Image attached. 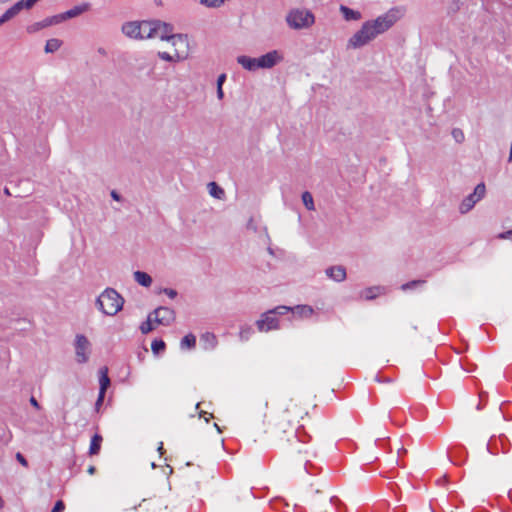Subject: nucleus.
<instances>
[{"mask_svg": "<svg viewBox=\"0 0 512 512\" xmlns=\"http://www.w3.org/2000/svg\"><path fill=\"white\" fill-rule=\"evenodd\" d=\"M404 16V9L393 7L375 19L365 21L347 41V47L358 49L390 30Z\"/></svg>", "mask_w": 512, "mask_h": 512, "instance_id": "f257e3e1", "label": "nucleus"}, {"mask_svg": "<svg viewBox=\"0 0 512 512\" xmlns=\"http://www.w3.org/2000/svg\"><path fill=\"white\" fill-rule=\"evenodd\" d=\"M315 21L313 12L305 7H293L285 15V23L291 30H308Z\"/></svg>", "mask_w": 512, "mask_h": 512, "instance_id": "f03ea898", "label": "nucleus"}, {"mask_svg": "<svg viewBox=\"0 0 512 512\" xmlns=\"http://www.w3.org/2000/svg\"><path fill=\"white\" fill-rule=\"evenodd\" d=\"M123 304V297L113 288H106L96 300L98 309L108 316L116 315L122 310Z\"/></svg>", "mask_w": 512, "mask_h": 512, "instance_id": "7ed1b4c3", "label": "nucleus"}, {"mask_svg": "<svg viewBox=\"0 0 512 512\" xmlns=\"http://www.w3.org/2000/svg\"><path fill=\"white\" fill-rule=\"evenodd\" d=\"M140 40L160 39L164 40L170 32V24L161 21H141Z\"/></svg>", "mask_w": 512, "mask_h": 512, "instance_id": "20e7f679", "label": "nucleus"}, {"mask_svg": "<svg viewBox=\"0 0 512 512\" xmlns=\"http://www.w3.org/2000/svg\"><path fill=\"white\" fill-rule=\"evenodd\" d=\"M290 311L288 306H277L272 310L263 313L259 320L256 321V326L260 332H268L279 328V321L275 317L277 315H284Z\"/></svg>", "mask_w": 512, "mask_h": 512, "instance_id": "39448f33", "label": "nucleus"}, {"mask_svg": "<svg viewBox=\"0 0 512 512\" xmlns=\"http://www.w3.org/2000/svg\"><path fill=\"white\" fill-rule=\"evenodd\" d=\"M163 41H167L174 54H178L183 60L188 57L189 43L186 35L174 34L173 27L170 25V32Z\"/></svg>", "mask_w": 512, "mask_h": 512, "instance_id": "423d86ee", "label": "nucleus"}, {"mask_svg": "<svg viewBox=\"0 0 512 512\" xmlns=\"http://www.w3.org/2000/svg\"><path fill=\"white\" fill-rule=\"evenodd\" d=\"M486 194V187L484 183H479L474 188L473 193L466 196L459 204V213L464 215L471 211L474 206L484 198Z\"/></svg>", "mask_w": 512, "mask_h": 512, "instance_id": "0eeeda50", "label": "nucleus"}, {"mask_svg": "<svg viewBox=\"0 0 512 512\" xmlns=\"http://www.w3.org/2000/svg\"><path fill=\"white\" fill-rule=\"evenodd\" d=\"M75 357L79 364L88 362L91 354V343L83 334H77L74 342Z\"/></svg>", "mask_w": 512, "mask_h": 512, "instance_id": "6e6552de", "label": "nucleus"}, {"mask_svg": "<svg viewBox=\"0 0 512 512\" xmlns=\"http://www.w3.org/2000/svg\"><path fill=\"white\" fill-rule=\"evenodd\" d=\"M257 59L259 68L270 69L283 61V55L278 50H272Z\"/></svg>", "mask_w": 512, "mask_h": 512, "instance_id": "1a4fd4ad", "label": "nucleus"}, {"mask_svg": "<svg viewBox=\"0 0 512 512\" xmlns=\"http://www.w3.org/2000/svg\"><path fill=\"white\" fill-rule=\"evenodd\" d=\"M151 314L154 317V322L161 325H169L175 319V312L164 306L156 308Z\"/></svg>", "mask_w": 512, "mask_h": 512, "instance_id": "9d476101", "label": "nucleus"}, {"mask_svg": "<svg viewBox=\"0 0 512 512\" xmlns=\"http://www.w3.org/2000/svg\"><path fill=\"white\" fill-rule=\"evenodd\" d=\"M140 24L141 22L138 21L126 22L122 25V33L131 39H139L141 30Z\"/></svg>", "mask_w": 512, "mask_h": 512, "instance_id": "9b49d317", "label": "nucleus"}, {"mask_svg": "<svg viewBox=\"0 0 512 512\" xmlns=\"http://www.w3.org/2000/svg\"><path fill=\"white\" fill-rule=\"evenodd\" d=\"M325 274L335 282H343L346 279V269L341 265L327 268Z\"/></svg>", "mask_w": 512, "mask_h": 512, "instance_id": "f8f14e48", "label": "nucleus"}, {"mask_svg": "<svg viewBox=\"0 0 512 512\" xmlns=\"http://www.w3.org/2000/svg\"><path fill=\"white\" fill-rule=\"evenodd\" d=\"M200 343L204 350L211 351L216 348V346L218 344V340H217V337L215 336V334L206 332L201 335Z\"/></svg>", "mask_w": 512, "mask_h": 512, "instance_id": "ddd939ff", "label": "nucleus"}, {"mask_svg": "<svg viewBox=\"0 0 512 512\" xmlns=\"http://www.w3.org/2000/svg\"><path fill=\"white\" fill-rule=\"evenodd\" d=\"M237 62L248 71H255L259 69L257 58L241 55L237 57Z\"/></svg>", "mask_w": 512, "mask_h": 512, "instance_id": "4468645a", "label": "nucleus"}, {"mask_svg": "<svg viewBox=\"0 0 512 512\" xmlns=\"http://www.w3.org/2000/svg\"><path fill=\"white\" fill-rule=\"evenodd\" d=\"M339 10L346 21H358L362 18L360 11L353 10L345 5H341Z\"/></svg>", "mask_w": 512, "mask_h": 512, "instance_id": "2eb2a0df", "label": "nucleus"}, {"mask_svg": "<svg viewBox=\"0 0 512 512\" xmlns=\"http://www.w3.org/2000/svg\"><path fill=\"white\" fill-rule=\"evenodd\" d=\"M99 393H106L110 386V378L108 376V369L103 367L99 370Z\"/></svg>", "mask_w": 512, "mask_h": 512, "instance_id": "dca6fc26", "label": "nucleus"}, {"mask_svg": "<svg viewBox=\"0 0 512 512\" xmlns=\"http://www.w3.org/2000/svg\"><path fill=\"white\" fill-rule=\"evenodd\" d=\"M134 280L143 287H150L152 284V277L143 271H135L133 273Z\"/></svg>", "mask_w": 512, "mask_h": 512, "instance_id": "f3484780", "label": "nucleus"}, {"mask_svg": "<svg viewBox=\"0 0 512 512\" xmlns=\"http://www.w3.org/2000/svg\"><path fill=\"white\" fill-rule=\"evenodd\" d=\"M384 292V288L380 286H374L366 288L361 292V297L366 300H372L375 299L378 295L382 294Z\"/></svg>", "mask_w": 512, "mask_h": 512, "instance_id": "a211bd4d", "label": "nucleus"}, {"mask_svg": "<svg viewBox=\"0 0 512 512\" xmlns=\"http://www.w3.org/2000/svg\"><path fill=\"white\" fill-rule=\"evenodd\" d=\"M90 4L89 3H83L81 5H77L73 7L72 9L64 12L67 19L74 18L79 16L80 14L86 12L89 10Z\"/></svg>", "mask_w": 512, "mask_h": 512, "instance_id": "6ab92c4d", "label": "nucleus"}, {"mask_svg": "<svg viewBox=\"0 0 512 512\" xmlns=\"http://www.w3.org/2000/svg\"><path fill=\"white\" fill-rule=\"evenodd\" d=\"M207 188L210 196L219 200L224 198L225 191L216 182L208 183Z\"/></svg>", "mask_w": 512, "mask_h": 512, "instance_id": "aec40b11", "label": "nucleus"}, {"mask_svg": "<svg viewBox=\"0 0 512 512\" xmlns=\"http://www.w3.org/2000/svg\"><path fill=\"white\" fill-rule=\"evenodd\" d=\"M290 311H293L300 317L308 318L313 315L314 309L309 305H297L294 308H290Z\"/></svg>", "mask_w": 512, "mask_h": 512, "instance_id": "412c9836", "label": "nucleus"}, {"mask_svg": "<svg viewBox=\"0 0 512 512\" xmlns=\"http://www.w3.org/2000/svg\"><path fill=\"white\" fill-rule=\"evenodd\" d=\"M102 437L99 434H95L90 443L89 453L91 455H96L99 453L101 447Z\"/></svg>", "mask_w": 512, "mask_h": 512, "instance_id": "4be33fe9", "label": "nucleus"}, {"mask_svg": "<svg viewBox=\"0 0 512 512\" xmlns=\"http://www.w3.org/2000/svg\"><path fill=\"white\" fill-rule=\"evenodd\" d=\"M48 26H51V21H48V18H46L40 22H36V23L29 25L27 27V32L32 34V33H35L43 28H46Z\"/></svg>", "mask_w": 512, "mask_h": 512, "instance_id": "5701e85b", "label": "nucleus"}, {"mask_svg": "<svg viewBox=\"0 0 512 512\" xmlns=\"http://www.w3.org/2000/svg\"><path fill=\"white\" fill-rule=\"evenodd\" d=\"M61 45V40L52 38L47 40L44 50L46 53H54L61 47Z\"/></svg>", "mask_w": 512, "mask_h": 512, "instance_id": "b1692460", "label": "nucleus"}, {"mask_svg": "<svg viewBox=\"0 0 512 512\" xmlns=\"http://www.w3.org/2000/svg\"><path fill=\"white\" fill-rule=\"evenodd\" d=\"M39 0H20L18 1L17 3H15L12 7L13 8H16V13L18 14L22 9L26 8V9H30L31 7L34 6V4L36 2H38Z\"/></svg>", "mask_w": 512, "mask_h": 512, "instance_id": "393cba45", "label": "nucleus"}, {"mask_svg": "<svg viewBox=\"0 0 512 512\" xmlns=\"http://www.w3.org/2000/svg\"><path fill=\"white\" fill-rule=\"evenodd\" d=\"M196 337L193 334H188L184 336L181 340L180 346L182 349L188 348L191 349L195 347Z\"/></svg>", "mask_w": 512, "mask_h": 512, "instance_id": "a878e982", "label": "nucleus"}, {"mask_svg": "<svg viewBox=\"0 0 512 512\" xmlns=\"http://www.w3.org/2000/svg\"><path fill=\"white\" fill-rule=\"evenodd\" d=\"M158 56L164 60V61H168V62H179V61H182L183 59L179 57L178 54H174L173 52L170 53V52H158Z\"/></svg>", "mask_w": 512, "mask_h": 512, "instance_id": "bb28decb", "label": "nucleus"}, {"mask_svg": "<svg viewBox=\"0 0 512 512\" xmlns=\"http://www.w3.org/2000/svg\"><path fill=\"white\" fill-rule=\"evenodd\" d=\"M302 201H303V204L305 205V207H306L308 210H310V211L315 210L313 197H312V195H311V193H310V192L305 191V192L302 194Z\"/></svg>", "mask_w": 512, "mask_h": 512, "instance_id": "cd10ccee", "label": "nucleus"}, {"mask_svg": "<svg viewBox=\"0 0 512 512\" xmlns=\"http://www.w3.org/2000/svg\"><path fill=\"white\" fill-rule=\"evenodd\" d=\"M226 0H199V3L207 8H219Z\"/></svg>", "mask_w": 512, "mask_h": 512, "instance_id": "c85d7f7f", "label": "nucleus"}, {"mask_svg": "<svg viewBox=\"0 0 512 512\" xmlns=\"http://www.w3.org/2000/svg\"><path fill=\"white\" fill-rule=\"evenodd\" d=\"M152 321H154V317L150 313L148 315L147 321L142 323V325L140 326V330L143 334H147L153 330Z\"/></svg>", "mask_w": 512, "mask_h": 512, "instance_id": "c756f323", "label": "nucleus"}, {"mask_svg": "<svg viewBox=\"0 0 512 512\" xmlns=\"http://www.w3.org/2000/svg\"><path fill=\"white\" fill-rule=\"evenodd\" d=\"M16 8L10 7L1 17H0V25L4 24L8 20L12 19L17 15Z\"/></svg>", "mask_w": 512, "mask_h": 512, "instance_id": "7c9ffc66", "label": "nucleus"}, {"mask_svg": "<svg viewBox=\"0 0 512 512\" xmlns=\"http://www.w3.org/2000/svg\"><path fill=\"white\" fill-rule=\"evenodd\" d=\"M165 349V343L162 340H154L151 344V350L154 354H159Z\"/></svg>", "mask_w": 512, "mask_h": 512, "instance_id": "2f4dec72", "label": "nucleus"}, {"mask_svg": "<svg viewBox=\"0 0 512 512\" xmlns=\"http://www.w3.org/2000/svg\"><path fill=\"white\" fill-rule=\"evenodd\" d=\"M253 333V329L250 326L241 327L239 337L242 341H247Z\"/></svg>", "mask_w": 512, "mask_h": 512, "instance_id": "473e14b6", "label": "nucleus"}, {"mask_svg": "<svg viewBox=\"0 0 512 512\" xmlns=\"http://www.w3.org/2000/svg\"><path fill=\"white\" fill-rule=\"evenodd\" d=\"M67 20L65 13H61L52 17H48V21H51V25L58 24L62 21Z\"/></svg>", "mask_w": 512, "mask_h": 512, "instance_id": "72a5a7b5", "label": "nucleus"}, {"mask_svg": "<svg viewBox=\"0 0 512 512\" xmlns=\"http://www.w3.org/2000/svg\"><path fill=\"white\" fill-rule=\"evenodd\" d=\"M422 283H423V281L414 280V281L408 282V283H406V284H403V285L401 286V289L405 291V290H408V289H412V288H414V287H416L417 285H420V284H422Z\"/></svg>", "mask_w": 512, "mask_h": 512, "instance_id": "f704fd0d", "label": "nucleus"}, {"mask_svg": "<svg viewBox=\"0 0 512 512\" xmlns=\"http://www.w3.org/2000/svg\"><path fill=\"white\" fill-rule=\"evenodd\" d=\"M452 136L457 142H462L464 140V134L460 129H454L452 131Z\"/></svg>", "mask_w": 512, "mask_h": 512, "instance_id": "c9c22d12", "label": "nucleus"}, {"mask_svg": "<svg viewBox=\"0 0 512 512\" xmlns=\"http://www.w3.org/2000/svg\"><path fill=\"white\" fill-rule=\"evenodd\" d=\"M160 292L166 294L171 299H174L178 294L177 291L172 288H163Z\"/></svg>", "mask_w": 512, "mask_h": 512, "instance_id": "e433bc0d", "label": "nucleus"}, {"mask_svg": "<svg viewBox=\"0 0 512 512\" xmlns=\"http://www.w3.org/2000/svg\"><path fill=\"white\" fill-rule=\"evenodd\" d=\"M65 509V505L63 501L59 500L55 503L51 512H63Z\"/></svg>", "mask_w": 512, "mask_h": 512, "instance_id": "4c0bfd02", "label": "nucleus"}, {"mask_svg": "<svg viewBox=\"0 0 512 512\" xmlns=\"http://www.w3.org/2000/svg\"><path fill=\"white\" fill-rule=\"evenodd\" d=\"M104 397H105V393H99L98 394V398L96 400V403H95V409L96 411H99L103 401H104Z\"/></svg>", "mask_w": 512, "mask_h": 512, "instance_id": "58836bf2", "label": "nucleus"}, {"mask_svg": "<svg viewBox=\"0 0 512 512\" xmlns=\"http://www.w3.org/2000/svg\"><path fill=\"white\" fill-rule=\"evenodd\" d=\"M16 459L19 461V463L25 467L28 466V462L25 459V457L21 453L16 454Z\"/></svg>", "mask_w": 512, "mask_h": 512, "instance_id": "ea45409f", "label": "nucleus"}, {"mask_svg": "<svg viewBox=\"0 0 512 512\" xmlns=\"http://www.w3.org/2000/svg\"><path fill=\"white\" fill-rule=\"evenodd\" d=\"M226 80V74H220L217 78V87H222Z\"/></svg>", "mask_w": 512, "mask_h": 512, "instance_id": "a19ab883", "label": "nucleus"}, {"mask_svg": "<svg viewBox=\"0 0 512 512\" xmlns=\"http://www.w3.org/2000/svg\"><path fill=\"white\" fill-rule=\"evenodd\" d=\"M29 401L33 407H35L36 409H40V405L34 397H31Z\"/></svg>", "mask_w": 512, "mask_h": 512, "instance_id": "79ce46f5", "label": "nucleus"}, {"mask_svg": "<svg viewBox=\"0 0 512 512\" xmlns=\"http://www.w3.org/2000/svg\"><path fill=\"white\" fill-rule=\"evenodd\" d=\"M224 97V92L222 87H217V98L222 100Z\"/></svg>", "mask_w": 512, "mask_h": 512, "instance_id": "37998d69", "label": "nucleus"}, {"mask_svg": "<svg viewBox=\"0 0 512 512\" xmlns=\"http://www.w3.org/2000/svg\"><path fill=\"white\" fill-rule=\"evenodd\" d=\"M511 235H512V230L500 234V237L503 239H508V238H510Z\"/></svg>", "mask_w": 512, "mask_h": 512, "instance_id": "c03bdc74", "label": "nucleus"}, {"mask_svg": "<svg viewBox=\"0 0 512 512\" xmlns=\"http://www.w3.org/2000/svg\"><path fill=\"white\" fill-rule=\"evenodd\" d=\"M111 197L116 201H120L121 199L120 195L116 191L111 192Z\"/></svg>", "mask_w": 512, "mask_h": 512, "instance_id": "a18cd8bd", "label": "nucleus"}, {"mask_svg": "<svg viewBox=\"0 0 512 512\" xmlns=\"http://www.w3.org/2000/svg\"><path fill=\"white\" fill-rule=\"evenodd\" d=\"M87 471H88V473H89L90 475H93V474L95 473L96 469H95V467H94V466H90V467L88 468V470H87Z\"/></svg>", "mask_w": 512, "mask_h": 512, "instance_id": "49530a36", "label": "nucleus"}, {"mask_svg": "<svg viewBox=\"0 0 512 512\" xmlns=\"http://www.w3.org/2000/svg\"><path fill=\"white\" fill-rule=\"evenodd\" d=\"M157 450L159 451L160 454L163 453V443L162 442H160Z\"/></svg>", "mask_w": 512, "mask_h": 512, "instance_id": "de8ad7c7", "label": "nucleus"}, {"mask_svg": "<svg viewBox=\"0 0 512 512\" xmlns=\"http://www.w3.org/2000/svg\"><path fill=\"white\" fill-rule=\"evenodd\" d=\"M267 252L271 255V256H274V251L271 247H268L267 248Z\"/></svg>", "mask_w": 512, "mask_h": 512, "instance_id": "09e8293b", "label": "nucleus"}, {"mask_svg": "<svg viewBox=\"0 0 512 512\" xmlns=\"http://www.w3.org/2000/svg\"><path fill=\"white\" fill-rule=\"evenodd\" d=\"M248 227H252V230H255V227H253L252 220L248 223Z\"/></svg>", "mask_w": 512, "mask_h": 512, "instance_id": "8fccbe9b", "label": "nucleus"}, {"mask_svg": "<svg viewBox=\"0 0 512 512\" xmlns=\"http://www.w3.org/2000/svg\"><path fill=\"white\" fill-rule=\"evenodd\" d=\"M248 227H252V230H255V227H253L252 220L248 223Z\"/></svg>", "mask_w": 512, "mask_h": 512, "instance_id": "3c124183", "label": "nucleus"}, {"mask_svg": "<svg viewBox=\"0 0 512 512\" xmlns=\"http://www.w3.org/2000/svg\"><path fill=\"white\" fill-rule=\"evenodd\" d=\"M248 227H252V230H255V227H253L252 220L248 223Z\"/></svg>", "mask_w": 512, "mask_h": 512, "instance_id": "603ef678", "label": "nucleus"}, {"mask_svg": "<svg viewBox=\"0 0 512 512\" xmlns=\"http://www.w3.org/2000/svg\"><path fill=\"white\" fill-rule=\"evenodd\" d=\"M214 427L218 430V432H221L220 427L216 423L214 424Z\"/></svg>", "mask_w": 512, "mask_h": 512, "instance_id": "864d4df0", "label": "nucleus"}, {"mask_svg": "<svg viewBox=\"0 0 512 512\" xmlns=\"http://www.w3.org/2000/svg\"><path fill=\"white\" fill-rule=\"evenodd\" d=\"M203 414H206V412L201 411V412L199 413V416H200V417H202V415H203Z\"/></svg>", "mask_w": 512, "mask_h": 512, "instance_id": "5fc2aeb1", "label": "nucleus"}, {"mask_svg": "<svg viewBox=\"0 0 512 512\" xmlns=\"http://www.w3.org/2000/svg\"><path fill=\"white\" fill-rule=\"evenodd\" d=\"M5 193L8 194V195L10 194L9 190L7 188L5 189Z\"/></svg>", "mask_w": 512, "mask_h": 512, "instance_id": "6e6d98bb", "label": "nucleus"}, {"mask_svg": "<svg viewBox=\"0 0 512 512\" xmlns=\"http://www.w3.org/2000/svg\"><path fill=\"white\" fill-rule=\"evenodd\" d=\"M8 0H0V3H4V2H7Z\"/></svg>", "mask_w": 512, "mask_h": 512, "instance_id": "4d7b16f0", "label": "nucleus"}]
</instances>
